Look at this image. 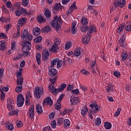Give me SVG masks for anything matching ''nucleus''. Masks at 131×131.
I'll use <instances>...</instances> for the list:
<instances>
[{"label": "nucleus", "mask_w": 131, "mask_h": 131, "mask_svg": "<svg viewBox=\"0 0 131 131\" xmlns=\"http://www.w3.org/2000/svg\"><path fill=\"white\" fill-rule=\"evenodd\" d=\"M90 28V31L89 33H88V35H90L91 36V33H93V32H96V27L95 26H91Z\"/></svg>", "instance_id": "32"}, {"label": "nucleus", "mask_w": 131, "mask_h": 131, "mask_svg": "<svg viewBox=\"0 0 131 131\" xmlns=\"http://www.w3.org/2000/svg\"><path fill=\"white\" fill-rule=\"evenodd\" d=\"M52 30L51 27L46 26L43 29H42V31L43 32H50Z\"/></svg>", "instance_id": "39"}, {"label": "nucleus", "mask_w": 131, "mask_h": 131, "mask_svg": "<svg viewBox=\"0 0 131 131\" xmlns=\"http://www.w3.org/2000/svg\"><path fill=\"white\" fill-rule=\"evenodd\" d=\"M92 73L95 74L96 73H100V71H99V69H98V68H96V69H92Z\"/></svg>", "instance_id": "62"}, {"label": "nucleus", "mask_w": 131, "mask_h": 131, "mask_svg": "<svg viewBox=\"0 0 131 131\" xmlns=\"http://www.w3.org/2000/svg\"><path fill=\"white\" fill-rule=\"evenodd\" d=\"M48 74L51 77H54V76H56L58 74V71L55 69H51L49 70Z\"/></svg>", "instance_id": "17"}, {"label": "nucleus", "mask_w": 131, "mask_h": 131, "mask_svg": "<svg viewBox=\"0 0 131 131\" xmlns=\"http://www.w3.org/2000/svg\"><path fill=\"white\" fill-rule=\"evenodd\" d=\"M27 21V19H26V18H20L17 23V26H23V25H24V24L26 23Z\"/></svg>", "instance_id": "19"}, {"label": "nucleus", "mask_w": 131, "mask_h": 131, "mask_svg": "<svg viewBox=\"0 0 131 131\" xmlns=\"http://www.w3.org/2000/svg\"><path fill=\"white\" fill-rule=\"evenodd\" d=\"M51 11L48 9L46 10L45 11V16L46 18H50V17H51Z\"/></svg>", "instance_id": "45"}, {"label": "nucleus", "mask_w": 131, "mask_h": 131, "mask_svg": "<svg viewBox=\"0 0 131 131\" xmlns=\"http://www.w3.org/2000/svg\"><path fill=\"white\" fill-rule=\"evenodd\" d=\"M6 127L7 129H8L9 130H13V129H14V125L9 122H7L6 123Z\"/></svg>", "instance_id": "27"}, {"label": "nucleus", "mask_w": 131, "mask_h": 131, "mask_svg": "<svg viewBox=\"0 0 131 131\" xmlns=\"http://www.w3.org/2000/svg\"><path fill=\"white\" fill-rule=\"evenodd\" d=\"M72 45L71 44V42H68L67 43H66V45H65V49L66 50H69L70 48H71Z\"/></svg>", "instance_id": "53"}, {"label": "nucleus", "mask_w": 131, "mask_h": 131, "mask_svg": "<svg viewBox=\"0 0 131 131\" xmlns=\"http://www.w3.org/2000/svg\"><path fill=\"white\" fill-rule=\"evenodd\" d=\"M102 121L101 120V119L100 118H98L95 120V124L96 125H100Z\"/></svg>", "instance_id": "54"}, {"label": "nucleus", "mask_w": 131, "mask_h": 131, "mask_svg": "<svg viewBox=\"0 0 131 131\" xmlns=\"http://www.w3.org/2000/svg\"><path fill=\"white\" fill-rule=\"evenodd\" d=\"M81 23L82 24V25H87V24L89 23V21H88L87 18L83 17L81 20Z\"/></svg>", "instance_id": "40"}, {"label": "nucleus", "mask_w": 131, "mask_h": 131, "mask_svg": "<svg viewBox=\"0 0 131 131\" xmlns=\"http://www.w3.org/2000/svg\"><path fill=\"white\" fill-rule=\"evenodd\" d=\"M125 30L128 33L131 31V25H128L125 27Z\"/></svg>", "instance_id": "51"}, {"label": "nucleus", "mask_w": 131, "mask_h": 131, "mask_svg": "<svg viewBox=\"0 0 131 131\" xmlns=\"http://www.w3.org/2000/svg\"><path fill=\"white\" fill-rule=\"evenodd\" d=\"M75 27H76V24L75 23H74L72 25V29H71V33L72 34H75L77 31L75 29Z\"/></svg>", "instance_id": "30"}, {"label": "nucleus", "mask_w": 131, "mask_h": 131, "mask_svg": "<svg viewBox=\"0 0 131 131\" xmlns=\"http://www.w3.org/2000/svg\"><path fill=\"white\" fill-rule=\"evenodd\" d=\"M61 43V39L59 38H55L54 40V45H56V46H59Z\"/></svg>", "instance_id": "37"}, {"label": "nucleus", "mask_w": 131, "mask_h": 131, "mask_svg": "<svg viewBox=\"0 0 131 131\" xmlns=\"http://www.w3.org/2000/svg\"><path fill=\"white\" fill-rule=\"evenodd\" d=\"M17 104L18 107H22L24 104V97H23V95L19 94L17 97Z\"/></svg>", "instance_id": "7"}, {"label": "nucleus", "mask_w": 131, "mask_h": 131, "mask_svg": "<svg viewBox=\"0 0 131 131\" xmlns=\"http://www.w3.org/2000/svg\"><path fill=\"white\" fill-rule=\"evenodd\" d=\"M125 26V24L124 23L122 24L117 30L118 33H120V32L123 30V28H124Z\"/></svg>", "instance_id": "34"}, {"label": "nucleus", "mask_w": 131, "mask_h": 131, "mask_svg": "<svg viewBox=\"0 0 131 131\" xmlns=\"http://www.w3.org/2000/svg\"><path fill=\"white\" fill-rule=\"evenodd\" d=\"M57 62H58V59L56 58V59H53L51 61V65L50 67L51 68H54V67H55V65H56Z\"/></svg>", "instance_id": "38"}, {"label": "nucleus", "mask_w": 131, "mask_h": 131, "mask_svg": "<svg viewBox=\"0 0 131 131\" xmlns=\"http://www.w3.org/2000/svg\"><path fill=\"white\" fill-rule=\"evenodd\" d=\"M128 56V54H127V53H123L121 55L122 61H124V60H126Z\"/></svg>", "instance_id": "47"}, {"label": "nucleus", "mask_w": 131, "mask_h": 131, "mask_svg": "<svg viewBox=\"0 0 131 131\" xmlns=\"http://www.w3.org/2000/svg\"><path fill=\"white\" fill-rule=\"evenodd\" d=\"M126 37V34H123L122 37L120 39L119 43L121 47L125 48L126 46V42H125V38Z\"/></svg>", "instance_id": "9"}, {"label": "nucleus", "mask_w": 131, "mask_h": 131, "mask_svg": "<svg viewBox=\"0 0 131 131\" xmlns=\"http://www.w3.org/2000/svg\"><path fill=\"white\" fill-rule=\"evenodd\" d=\"M74 56H76V57H79L80 56V50L79 49H75L74 52Z\"/></svg>", "instance_id": "42"}, {"label": "nucleus", "mask_w": 131, "mask_h": 131, "mask_svg": "<svg viewBox=\"0 0 131 131\" xmlns=\"http://www.w3.org/2000/svg\"><path fill=\"white\" fill-rule=\"evenodd\" d=\"M64 120V119L62 118H60L58 119V121H57V124L60 126L62 123H63V121Z\"/></svg>", "instance_id": "59"}, {"label": "nucleus", "mask_w": 131, "mask_h": 131, "mask_svg": "<svg viewBox=\"0 0 131 131\" xmlns=\"http://www.w3.org/2000/svg\"><path fill=\"white\" fill-rule=\"evenodd\" d=\"M62 64H63V60L57 59V68H61L62 67Z\"/></svg>", "instance_id": "48"}, {"label": "nucleus", "mask_w": 131, "mask_h": 131, "mask_svg": "<svg viewBox=\"0 0 131 131\" xmlns=\"http://www.w3.org/2000/svg\"><path fill=\"white\" fill-rule=\"evenodd\" d=\"M7 43L5 41H0V50L6 51L7 49Z\"/></svg>", "instance_id": "20"}, {"label": "nucleus", "mask_w": 131, "mask_h": 131, "mask_svg": "<svg viewBox=\"0 0 131 131\" xmlns=\"http://www.w3.org/2000/svg\"><path fill=\"white\" fill-rule=\"evenodd\" d=\"M62 10V6L60 3L55 4V6L53 7V9L52 12L53 14H56L57 13V11H61Z\"/></svg>", "instance_id": "15"}, {"label": "nucleus", "mask_w": 131, "mask_h": 131, "mask_svg": "<svg viewBox=\"0 0 131 131\" xmlns=\"http://www.w3.org/2000/svg\"><path fill=\"white\" fill-rule=\"evenodd\" d=\"M36 112L38 114H41L42 113V107L41 105H39V104L37 105L36 106Z\"/></svg>", "instance_id": "29"}, {"label": "nucleus", "mask_w": 131, "mask_h": 131, "mask_svg": "<svg viewBox=\"0 0 131 131\" xmlns=\"http://www.w3.org/2000/svg\"><path fill=\"white\" fill-rule=\"evenodd\" d=\"M4 71L5 70H4V69H0V79H2L3 78V76H4Z\"/></svg>", "instance_id": "61"}, {"label": "nucleus", "mask_w": 131, "mask_h": 131, "mask_svg": "<svg viewBox=\"0 0 131 131\" xmlns=\"http://www.w3.org/2000/svg\"><path fill=\"white\" fill-rule=\"evenodd\" d=\"M42 39V37L40 36H38V37L36 38L34 40V42H40Z\"/></svg>", "instance_id": "50"}, {"label": "nucleus", "mask_w": 131, "mask_h": 131, "mask_svg": "<svg viewBox=\"0 0 131 131\" xmlns=\"http://www.w3.org/2000/svg\"><path fill=\"white\" fill-rule=\"evenodd\" d=\"M62 23L61 20V16L58 17V16L55 15L54 17V20L51 22V26L52 27H55L56 30H58L60 29Z\"/></svg>", "instance_id": "1"}, {"label": "nucleus", "mask_w": 131, "mask_h": 131, "mask_svg": "<svg viewBox=\"0 0 131 131\" xmlns=\"http://www.w3.org/2000/svg\"><path fill=\"white\" fill-rule=\"evenodd\" d=\"M43 94V90L40 89L39 87H36L34 93V97L36 99H39L41 95Z\"/></svg>", "instance_id": "5"}, {"label": "nucleus", "mask_w": 131, "mask_h": 131, "mask_svg": "<svg viewBox=\"0 0 131 131\" xmlns=\"http://www.w3.org/2000/svg\"><path fill=\"white\" fill-rule=\"evenodd\" d=\"M22 51H23V56L24 57H27L28 56V53L29 52V50H27V49H22Z\"/></svg>", "instance_id": "44"}, {"label": "nucleus", "mask_w": 131, "mask_h": 131, "mask_svg": "<svg viewBox=\"0 0 131 131\" xmlns=\"http://www.w3.org/2000/svg\"><path fill=\"white\" fill-rule=\"evenodd\" d=\"M50 56V53L48 51H43L42 55V59L43 61H47Z\"/></svg>", "instance_id": "16"}, {"label": "nucleus", "mask_w": 131, "mask_h": 131, "mask_svg": "<svg viewBox=\"0 0 131 131\" xmlns=\"http://www.w3.org/2000/svg\"><path fill=\"white\" fill-rule=\"evenodd\" d=\"M37 21L39 23H43V22H46V18L43 17L42 15H39L37 18Z\"/></svg>", "instance_id": "26"}, {"label": "nucleus", "mask_w": 131, "mask_h": 131, "mask_svg": "<svg viewBox=\"0 0 131 131\" xmlns=\"http://www.w3.org/2000/svg\"><path fill=\"white\" fill-rule=\"evenodd\" d=\"M63 124L64 126H69V125H70V121L68 119H65L63 122Z\"/></svg>", "instance_id": "49"}, {"label": "nucleus", "mask_w": 131, "mask_h": 131, "mask_svg": "<svg viewBox=\"0 0 131 131\" xmlns=\"http://www.w3.org/2000/svg\"><path fill=\"white\" fill-rule=\"evenodd\" d=\"M15 15L17 17L21 16V15H24V16H28L29 13L27 11L26 9L21 7H17V10L15 12Z\"/></svg>", "instance_id": "3"}, {"label": "nucleus", "mask_w": 131, "mask_h": 131, "mask_svg": "<svg viewBox=\"0 0 131 131\" xmlns=\"http://www.w3.org/2000/svg\"><path fill=\"white\" fill-rule=\"evenodd\" d=\"M51 127L53 128H56V126L57 125V123L56 122V121H53L51 123Z\"/></svg>", "instance_id": "60"}, {"label": "nucleus", "mask_w": 131, "mask_h": 131, "mask_svg": "<svg viewBox=\"0 0 131 131\" xmlns=\"http://www.w3.org/2000/svg\"><path fill=\"white\" fill-rule=\"evenodd\" d=\"M16 83L17 86L15 88V92H16V93H21V92L23 91V87L22 86V84H23V80H17Z\"/></svg>", "instance_id": "8"}, {"label": "nucleus", "mask_w": 131, "mask_h": 131, "mask_svg": "<svg viewBox=\"0 0 131 131\" xmlns=\"http://www.w3.org/2000/svg\"><path fill=\"white\" fill-rule=\"evenodd\" d=\"M23 71V70L22 69H19V71L17 72V80H23V77H22V72Z\"/></svg>", "instance_id": "22"}, {"label": "nucleus", "mask_w": 131, "mask_h": 131, "mask_svg": "<svg viewBox=\"0 0 131 131\" xmlns=\"http://www.w3.org/2000/svg\"><path fill=\"white\" fill-rule=\"evenodd\" d=\"M125 4V0H118L117 1V5L118 7H120V8H124Z\"/></svg>", "instance_id": "18"}, {"label": "nucleus", "mask_w": 131, "mask_h": 131, "mask_svg": "<svg viewBox=\"0 0 131 131\" xmlns=\"http://www.w3.org/2000/svg\"><path fill=\"white\" fill-rule=\"evenodd\" d=\"M21 4L24 7H27L29 4V0H23Z\"/></svg>", "instance_id": "46"}, {"label": "nucleus", "mask_w": 131, "mask_h": 131, "mask_svg": "<svg viewBox=\"0 0 131 131\" xmlns=\"http://www.w3.org/2000/svg\"><path fill=\"white\" fill-rule=\"evenodd\" d=\"M90 107L92 109V111L91 112V113L92 114L96 113L97 111H99V106H98V104L92 103L90 104Z\"/></svg>", "instance_id": "14"}, {"label": "nucleus", "mask_w": 131, "mask_h": 131, "mask_svg": "<svg viewBox=\"0 0 131 131\" xmlns=\"http://www.w3.org/2000/svg\"><path fill=\"white\" fill-rule=\"evenodd\" d=\"M70 102L72 105H77L79 103V98L72 96L71 97Z\"/></svg>", "instance_id": "13"}, {"label": "nucleus", "mask_w": 131, "mask_h": 131, "mask_svg": "<svg viewBox=\"0 0 131 131\" xmlns=\"http://www.w3.org/2000/svg\"><path fill=\"white\" fill-rule=\"evenodd\" d=\"M7 108L8 109V110H10V111L13 110L14 108V105L11 103H9L7 105Z\"/></svg>", "instance_id": "55"}, {"label": "nucleus", "mask_w": 131, "mask_h": 131, "mask_svg": "<svg viewBox=\"0 0 131 131\" xmlns=\"http://www.w3.org/2000/svg\"><path fill=\"white\" fill-rule=\"evenodd\" d=\"M20 43L21 46H23L24 51H25V50L30 51V49H31V43L30 42L27 41H21Z\"/></svg>", "instance_id": "6"}, {"label": "nucleus", "mask_w": 131, "mask_h": 131, "mask_svg": "<svg viewBox=\"0 0 131 131\" xmlns=\"http://www.w3.org/2000/svg\"><path fill=\"white\" fill-rule=\"evenodd\" d=\"M51 126H48L43 129L42 131H51Z\"/></svg>", "instance_id": "64"}, {"label": "nucleus", "mask_w": 131, "mask_h": 131, "mask_svg": "<svg viewBox=\"0 0 131 131\" xmlns=\"http://www.w3.org/2000/svg\"><path fill=\"white\" fill-rule=\"evenodd\" d=\"M112 126V124H111V123L109 122H105L104 123V127L106 129H110Z\"/></svg>", "instance_id": "33"}, {"label": "nucleus", "mask_w": 131, "mask_h": 131, "mask_svg": "<svg viewBox=\"0 0 131 131\" xmlns=\"http://www.w3.org/2000/svg\"><path fill=\"white\" fill-rule=\"evenodd\" d=\"M80 88L83 91V92H86L88 91V87L84 86L82 84L80 85Z\"/></svg>", "instance_id": "57"}, {"label": "nucleus", "mask_w": 131, "mask_h": 131, "mask_svg": "<svg viewBox=\"0 0 131 131\" xmlns=\"http://www.w3.org/2000/svg\"><path fill=\"white\" fill-rule=\"evenodd\" d=\"M16 125L17 127H22L23 126V124L20 121L17 120L16 121Z\"/></svg>", "instance_id": "56"}, {"label": "nucleus", "mask_w": 131, "mask_h": 131, "mask_svg": "<svg viewBox=\"0 0 131 131\" xmlns=\"http://www.w3.org/2000/svg\"><path fill=\"white\" fill-rule=\"evenodd\" d=\"M106 90L109 93V92H113L114 91V89L113 88V85L110 84L106 88Z\"/></svg>", "instance_id": "43"}, {"label": "nucleus", "mask_w": 131, "mask_h": 131, "mask_svg": "<svg viewBox=\"0 0 131 131\" xmlns=\"http://www.w3.org/2000/svg\"><path fill=\"white\" fill-rule=\"evenodd\" d=\"M86 113H88V107H83L81 112V115H82V116H85V115H86Z\"/></svg>", "instance_id": "36"}, {"label": "nucleus", "mask_w": 131, "mask_h": 131, "mask_svg": "<svg viewBox=\"0 0 131 131\" xmlns=\"http://www.w3.org/2000/svg\"><path fill=\"white\" fill-rule=\"evenodd\" d=\"M89 29H90V27L84 25L81 26V30L82 32H84L85 33V32H86Z\"/></svg>", "instance_id": "31"}, {"label": "nucleus", "mask_w": 131, "mask_h": 131, "mask_svg": "<svg viewBox=\"0 0 131 131\" xmlns=\"http://www.w3.org/2000/svg\"><path fill=\"white\" fill-rule=\"evenodd\" d=\"M45 44L47 47H52L53 41L51 40V39H47L45 41Z\"/></svg>", "instance_id": "35"}, {"label": "nucleus", "mask_w": 131, "mask_h": 131, "mask_svg": "<svg viewBox=\"0 0 131 131\" xmlns=\"http://www.w3.org/2000/svg\"><path fill=\"white\" fill-rule=\"evenodd\" d=\"M74 60L67 57V58H65L63 61L64 64H72L73 63Z\"/></svg>", "instance_id": "28"}, {"label": "nucleus", "mask_w": 131, "mask_h": 131, "mask_svg": "<svg viewBox=\"0 0 131 131\" xmlns=\"http://www.w3.org/2000/svg\"><path fill=\"white\" fill-rule=\"evenodd\" d=\"M28 114L30 119H33V118L34 117V106H30L29 108Z\"/></svg>", "instance_id": "10"}, {"label": "nucleus", "mask_w": 131, "mask_h": 131, "mask_svg": "<svg viewBox=\"0 0 131 131\" xmlns=\"http://www.w3.org/2000/svg\"><path fill=\"white\" fill-rule=\"evenodd\" d=\"M48 105H49V106L53 105V101L51 97L46 98L43 101V106L44 107L45 106H48Z\"/></svg>", "instance_id": "12"}, {"label": "nucleus", "mask_w": 131, "mask_h": 131, "mask_svg": "<svg viewBox=\"0 0 131 131\" xmlns=\"http://www.w3.org/2000/svg\"><path fill=\"white\" fill-rule=\"evenodd\" d=\"M18 113H19L18 110H14V111L12 110L9 113V115H16L17 116V115H18Z\"/></svg>", "instance_id": "41"}, {"label": "nucleus", "mask_w": 131, "mask_h": 131, "mask_svg": "<svg viewBox=\"0 0 131 131\" xmlns=\"http://www.w3.org/2000/svg\"><path fill=\"white\" fill-rule=\"evenodd\" d=\"M32 35H30L28 31L24 30L21 32V39H28V40H32Z\"/></svg>", "instance_id": "4"}, {"label": "nucleus", "mask_w": 131, "mask_h": 131, "mask_svg": "<svg viewBox=\"0 0 131 131\" xmlns=\"http://www.w3.org/2000/svg\"><path fill=\"white\" fill-rule=\"evenodd\" d=\"M90 37H91V36L88 35L84 36L82 38V41L84 45H88V43H89V41H90Z\"/></svg>", "instance_id": "24"}, {"label": "nucleus", "mask_w": 131, "mask_h": 131, "mask_svg": "<svg viewBox=\"0 0 131 131\" xmlns=\"http://www.w3.org/2000/svg\"><path fill=\"white\" fill-rule=\"evenodd\" d=\"M67 86V84H62L58 89H55V87L52 85H50L49 87V89L50 90V91L51 93H52L53 95H57L58 92H62V91H64V89Z\"/></svg>", "instance_id": "2"}, {"label": "nucleus", "mask_w": 131, "mask_h": 131, "mask_svg": "<svg viewBox=\"0 0 131 131\" xmlns=\"http://www.w3.org/2000/svg\"><path fill=\"white\" fill-rule=\"evenodd\" d=\"M6 7L7 8H11L12 7V3L10 1H8L6 3Z\"/></svg>", "instance_id": "63"}, {"label": "nucleus", "mask_w": 131, "mask_h": 131, "mask_svg": "<svg viewBox=\"0 0 131 131\" xmlns=\"http://www.w3.org/2000/svg\"><path fill=\"white\" fill-rule=\"evenodd\" d=\"M63 98H64V94L60 95V97L58 99L57 102L58 103H57L55 105V108L56 109V110H60V109H61V103H60V102L62 101Z\"/></svg>", "instance_id": "11"}, {"label": "nucleus", "mask_w": 131, "mask_h": 131, "mask_svg": "<svg viewBox=\"0 0 131 131\" xmlns=\"http://www.w3.org/2000/svg\"><path fill=\"white\" fill-rule=\"evenodd\" d=\"M41 58V55L40 54V53H37L36 54V59L38 65H40V63H41V60H40Z\"/></svg>", "instance_id": "25"}, {"label": "nucleus", "mask_w": 131, "mask_h": 131, "mask_svg": "<svg viewBox=\"0 0 131 131\" xmlns=\"http://www.w3.org/2000/svg\"><path fill=\"white\" fill-rule=\"evenodd\" d=\"M33 34L35 36L40 34V29L38 28H35L33 29Z\"/></svg>", "instance_id": "23"}, {"label": "nucleus", "mask_w": 131, "mask_h": 131, "mask_svg": "<svg viewBox=\"0 0 131 131\" xmlns=\"http://www.w3.org/2000/svg\"><path fill=\"white\" fill-rule=\"evenodd\" d=\"M58 50H59V46L53 43L51 48L50 49V52H53V53H57Z\"/></svg>", "instance_id": "21"}, {"label": "nucleus", "mask_w": 131, "mask_h": 131, "mask_svg": "<svg viewBox=\"0 0 131 131\" xmlns=\"http://www.w3.org/2000/svg\"><path fill=\"white\" fill-rule=\"evenodd\" d=\"M121 111V108H118L117 111L115 113L114 116H116V117H117L120 114V112Z\"/></svg>", "instance_id": "58"}, {"label": "nucleus", "mask_w": 131, "mask_h": 131, "mask_svg": "<svg viewBox=\"0 0 131 131\" xmlns=\"http://www.w3.org/2000/svg\"><path fill=\"white\" fill-rule=\"evenodd\" d=\"M96 60H93V61H92L91 63H90V67L91 68V69H94V68H95V66H97V64H96Z\"/></svg>", "instance_id": "52"}]
</instances>
